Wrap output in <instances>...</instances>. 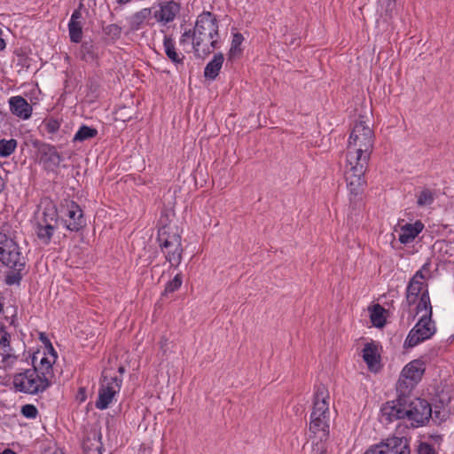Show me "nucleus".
I'll return each instance as SVG.
<instances>
[{"label": "nucleus", "instance_id": "nucleus-1", "mask_svg": "<svg viewBox=\"0 0 454 454\" xmlns=\"http://www.w3.org/2000/svg\"><path fill=\"white\" fill-rule=\"evenodd\" d=\"M385 415L393 419H408L412 427L424 426L432 417L433 409L430 403L422 398L395 399L383 407Z\"/></svg>", "mask_w": 454, "mask_h": 454}, {"label": "nucleus", "instance_id": "nucleus-2", "mask_svg": "<svg viewBox=\"0 0 454 454\" xmlns=\"http://www.w3.org/2000/svg\"><path fill=\"white\" fill-rule=\"evenodd\" d=\"M0 262L11 270L5 275V284L20 286L27 259L22 255L19 245L2 231H0Z\"/></svg>", "mask_w": 454, "mask_h": 454}, {"label": "nucleus", "instance_id": "nucleus-3", "mask_svg": "<svg viewBox=\"0 0 454 454\" xmlns=\"http://www.w3.org/2000/svg\"><path fill=\"white\" fill-rule=\"evenodd\" d=\"M374 144L372 129L364 121H356L348 138L346 159L348 164L364 160L369 163Z\"/></svg>", "mask_w": 454, "mask_h": 454}, {"label": "nucleus", "instance_id": "nucleus-4", "mask_svg": "<svg viewBox=\"0 0 454 454\" xmlns=\"http://www.w3.org/2000/svg\"><path fill=\"white\" fill-rule=\"evenodd\" d=\"M195 38L192 48L196 54L201 51L204 55L210 54L218 46V21L210 12L198 16L194 27Z\"/></svg>", "mask_w": 454, "mask_h": 454}, {"label": "nucleus", "instance_id": "nucleus-5", "mask_svg": "<svg viewBox=\"0 0 454 454\" xmlns=\"http://www.w3.org/2000/svg\"><path fill=\"white\" fill-rule=\"evenodd\" d=\"M35 356H33L32 362L35 364ZM13 387L16 391L29 395L43 393L50 387V381L44 372L40 375L33 364L32 369H26L21 372L13 375Z\"/></svg>", "mask_w": 454, "mask_h": 454}, {"label": "nucleus", "instance_id": "nucleus-6", "mask_svg": "<svg viewBox=\"0 0 454 454\" xmlns=\"http://www.w3.org/2000/svg\"><path fill=\"white\" fill-rule=\"evenodd\" d=\"M157 240L170 267H178L183 254L181 236L175 231H170L169 227L163 226L158 231Z\"/></svg>", "mask_w": 454, "mask_h": 454}, {"label": "nucleus", "instance_id": "nucleus-7", "mask_svg": "<svg viewBox=\"0 0 454 454\" xmlns=\"http://www.w3.org/2000/svg\"><path fill=\"white\" fill-rule=\"evenodd\" d=\"M349 168L346 171L347 186L350 194V201L356 202L361 200V196L366 186L364 174L368 168V163L362 160V162L356 161L348 164Z\"/></svg>", "mask_w": 454, "mask_h": 454}, {"label": "nucleus", "instance_id": "nucleus-8", "mask_svg": "<svg viewBox=\"0 0 454 454\" xmlns=\"http://www.w3.org/2000/svg\"><path fill=\"white\" fill-rule=\"evenodd\" d=\"M60 223L73 232H78L86 226V219L80 206L74 201H67L59 207Z\"/></svg>", "mask_w": 454, "mask_h": 454}, {"label": "nucleus", "instance_id": "nucleus-9", "mask_svg": "<svg viewBox=\"0 0 454 454\" xmlns=\"http://www.w3.org/2000/svg\"><path fill=\"white\" fill-rule=\"evenodd\" d=\"M122 379L107 372L102 373V381L98 391V398L96 401V407L99 410H106L112 403L114 395L119 393Z\"/></svg>", "mask_w": 454, "mask_h": 454}, {"label": "nucleus", "instance_id": "nucleus-10", "mask_svg": "<svg viewBox=\"0 0 454 454\" xmlns=\"http://www.w3.org/2000/svg\"><path fill=\"white\" fill-rule=\"evenodd\" d=\"M436 332L434 322L429 315H423L415 326L409 332L404 340L405 348H413L430 339Z\"/></svg>", "mask_w": 454, "mask_h": 454}, {"label": "nucleus", "instance_id": "nucleus-11", "mask_svg": "<svg viewBox=\"0 0 454 454\" xmlns=\"http://www.w3.org/2000/svg\"><path fill=\"white\" fill-rule=\"evenodd\" d=\"M406 437L393 436L369 448L364 454H410Z\"/></svg>", "mask_w": 454, "mask_h": 454}, {"label": "nucleus", "instance_id": "nucleus-12", "mask_svg": "<svg viewBox=\"0 0 454 454\" xmlns=\"http://www.w3.org/2000/svg\"><path fill=\"white\" fill-rule=\"evenodd\" d=\"M32 145L37 150L40 162L45 169L53 171L59 167L63 157L54 145L40 140L32 141Z\"/></svg>", "mask_w": 454, "mask_h": 454}, {"label": "nucleus", "instance_id": "nucleus-13", "mask_svg": "<svg viewBox=\"0 0 454 454\" xmlns=\"http://www.w3.org/2000/svg\"><path fill=\"white\" fill-rule=\"evenodd\" d=\"M329 394L324 385H319L314 395L313 410L310 419L329 417Z\"/></svg>", "mask_w": 454, "mask_h": 454}, {"label": "nucleus", "instance_id": "nucleus-14", "mask_svg": "<svg viewBox=\"0 0 454 454\" xmlns=\"http://www.w3.org/2000/svg\"><path fill=\"white\" fill-rule=\"evenodd\" d=\"M180 11V5L175 1H166L160 4V10L154 12L158 22L168 24L172 22Z\"/></svg>", "mask_w": 454, "mask_h": 454}, {"label": "nucleus", "instance_id": "nucleus-15", "mask_svg": "<svg viewBox=\"0 0 454 454\" xmlns=\"http://www.w3.org/2000/svg\"><path fill=\"white\" fill-rule=\"evenodd\" d=\"M10 110L12 114L22 120H27L31 117L33 107L21 96H13L9 98Z\"/></svg>", "mask_w": 454, "mask_h": 454}, {"label": "nucleus", "instance_id": "nucleus-16", "mask_svg": "<svg viewBox=\"0 0 454 454\" xmlns=\"http://www.w3.org/2000/svg\"><path fill=\"white\" fill-rule=\"evenodd\" d=\"M426 371V362L423 357L412 360L407 364L402 371V374L406 379H410L415 384H418Z\"/></svg>", "mask_w": 454, "mask_h": 454}, {"label": "nucleus", "instance_id": "nucleus-17", "mask_svg": "<svg viewBox=\"0 0 454 454\" xmlns=\"http://www.w3.org/2000/svg\"><path fill=\"white\" fill-rule=\"evenodd\" d=\"M424 224L418 220L414 223H406L400 228L398 240L402 244H409L423 231Z\"/></svg>", "mask_w": 454, "mask_h": 454}, {"label": "nucleus", "instance_id": "nucleus-18", "mask_svg": "<svg viewBox=\"0 0 454 454\" xmlns=\"http://www.w3.org/2000/svg\"><path fill=\"white\" fill-rule=\"evenodd\" d=\"M102 449L100 432L91 431L83 439L82 450L84 454H102Z\"/></svg>", "mask_w": 454, "mask_h": 454}, {"label": "nucleus", "instance_id": "nucleus-19", "mask_svg": "<svg viewBox=\"0 0 454 454\" xmlns=\"http://www.w3.org/2000/svg\"><path fill=\"white\" fill-rule=\"evenodd\" d=\"M363 358L371 371H377L380 368V356L378 347L373 342H368L363 348Z\"/></svg>", "mask_w": 454, "mask_h": 454}, {"label": "nucleus", "instance_id": "nucleus-20", "mask_svg": "<svg viewBox=\"0 0 454 454\" xmlns=\"http://www.w3.org/2000/svg\"><path fill=\"white\" fill-rule=\"evenodd\" d=\"M424 287H427V285L420 280L411 278L406 288V303L408 306L415 304L419 296L421 295Z\"/></svg>", "mask_w": 454, "mask_h": 454}, {"label": "nucleus", "instance_id": "nucleus-21", "mask_svg": "<svg viewBox=\"0 0 454 454\" xmlns=\"http://www.w3.org/2000/svg\"><path fill=\"white\" fill-rule=\"evenodd\" d=\"M309 432L314 435L322 433L320 441L326 440L329 435V417L310 419Z\"/></svg>", "mask_w": 454, "mask_h": 454}, {"label": "nucleus", "instance_id": "nucleus-22", "mask_svg": "<svg viewBox=\"0 0 454 454\" xmlns=\"http://www.w3.org/2000/svg\"><path fill=\"white\" fill-rule=\"evenodd\" d=\"M224 61L223 54L219 52L215 54L211 61H209L204 68V76L206 79L214 81L219 74Z\"/></svg>", "mask_w": 454, "mask_h": 454}, {"label": "nucleus", "instance_id": "nucleus-23", "mask_svg": "<svg viewBox=\"0 0 454 454\" xmlns=\"http://www.w3.org/2000/svg\"><path fill=\"white\" fill-rule=\"evenodd\" d=\"M164 51L168 59L174 64H184V56L178 53L176 49L175 41L170 35H165L163 39Z\"/></svg>", "mask_w": 454, "mask_h": 454}, {"label": "nucleus", "instance_id": "nucleus-24", "mask_svg": "<svg viewBox=\"0 0 454 454\" xmlns=\"http://www.w3.org/2000/svg\"><path fill=\"white\" fill-rule=\"evenodd\" d=\"M152 15L151 8H144L139 12H135L128 18V23L131 31H137L142 27V25Z\"/></svg>", "mask_w": 454, "mask_h": 454}, {"label": "nucleus", "instance_id": "nucleus-25", "mask_svg": "<svg viewBox=\"0 0 454 454\" xmlns=\"http://www.w3.org/2000/svg\"><path fill=\"white\" fill-rule=\"evenodd\" d=\"M417 384L410 380V379H406L401 373L400 378L396 384V393L397 396L395 399H409L412 397L411 392Z\"/></svg>", "mask_w": 454, "mask_h": 454}, {"label": "nucleus", "instance_id": "nucleus-26", "mask_svg": "<svg viewBox=\"0 0 454 454\" xmlns=\"http://www.w3.org/2000/svg\"><path fill=\"white\" fill-rule=\"evenodd\" d=\"M11 334L5 330L4 325H0V349L4 356V361L6 362L11 358L16 359L10 346Z\"/></svg>", "mask_w": 454, "mask_h": 454}, {"label": "nucleus", "instance_id": "nucleus-27", "mask_svg": "<svg viewBox=\"0 0 454 454\" xmlns=\"http://www.w3.org/2000/svg\"><path fill=\"white\" fill-rule=\"evenodd\" d=\"M79 53L81 59L87 63L97 61L98 59L97 47L91 40L82 43Z\"/></svg>", "mask_w": 454, "mask_h": 454}, {"label": "nucleus", "instance_id": "nucleus-28", "mask_svg": "<svg viewBox=\"0 0 454 454\" xmlns=\"http://www.w3.org/2000/svg\"><path fill=\"white\" fill-rule=\"evenodd\" d=\"M59 222H60L59 207L57 208L55 206H49L44 208L43 215L37 223L57 226Z\"/></svg>", "mask_w": 454, "mask_h": 454}, {"label": "nucleus", "instance_id": "nucleus-29", "mask_svg": "<svg viewBox=\"0 0 454 454\" xmlns=\"http://www.w3.org/2000/svg\"><path fill=\"white\" fill-rule=\"evenodd\" d=\"M369 310L372 325L378 328L383 327L386 325L385 313L387 310L379 303L373 304Z\"/></svg>", "mask_w": 454, "mask_h": 454}, {"label": "nucleus", "instance_id": "nucleus-30", "mask_svg": "<svg viewBox=\"0 0 454 454\" xmlns=\"http://www.w3.org/2000/svg\"><path fill=\"white\" fill-rule=\"evenodd\" d=\"M57 229L56 225H48L36 223V236L38 239L44 245H49L51 241L55 230Z\"/></svg>", "mask_w": 454, "mask_h": 454}, {"label": "nucleus", "instance_id": "nucleus-31", "mask_svg": "<svg viewBox=\"0 0 454 454\" xmlns=\"http://www.w3.org/2000/svg\"><path fill=\"white\" fill-rule=\"evenodd\" d=\"M98 135V129L87 125H82L74 137H73V143H82L84 141L94 138Z\"/></svg>", "mask_w": 454, "mask_h": 454}, {"label": "nucleus", "instance_id": "nucleus-32", "mask_svg": "<svg viewBox=\"0 0 454 454\" xmlns=\"http://www.w3.org/2000/svg\"><path fill=\"white\" fill-rule=\"evenodd\" d=\"M244 40L243 35L240 33H235L232 36L231 49L228 53V59L233 60L238 58L241 51V44Z\"/></svg>", "mask_w": 454, "mask_h": 454}, {"label": "nucleus", "instance_id": "nucleus-33", "mask_svg": "<svg viewBox=\"0 0 454 454\" xmlns=\"http://www.w3.org/2000/svg\"><path fill=\"white\" fill-rule=\"evenodd\" d=\"M423 310L426 311L425 315H429L430 317H432L433 309L430 301L429 293L427 288L425 289L424 292H422L421 295L419 296V300L416 307L417 313H420Z\"/></svg>", "mask_w": 454, "mask_h": 454}, {"label": "nucleus", "instance_id": "nucleus-34", "mask_svg": "<svg viewBox=\"0 0 454 454\" xmlns=\"http://www.w3.org/2000/svg\"><path fill=\"white\" fill-rule=\"evenodd\" d=\"M18 142L14 138L0 140V157L6 158L13 153L17 148Z\"/></svg>", "mask_w": 454, "mask_h": 454}, {"label": "nucleus", "instance_id": "nucleus-35", "mask_svg": "<svg viewBox=\"0 0 454 454\" xmlns=\"http://www.w3.org/2000/svg\"><path fill=\"white\" fill-rule=\"evenodd\" d=\"M417 204L419 207H425L431 205L434 200V192L428 189L424 188L417 196Z\"/></svg>", "mask_w": 454, "mask_h": 454}, {"label": "nucleus", "instance_id": "nucleus-36", "mask_svg": "<svg viewBox=\"0 0 454 454\" xmlns=\"http://www.w3.org/2000/svg\"><path fill=\"white\" fill-rule=\"evenodd\" d=\"M68 31L71 42L76 43L81 42L82 37V27L81 23H74V21H69Z\"/></svg>", "mask_w": 454, "mask_h": 454}, {"label": "nucleus", "instance_id": "nucleus-37", "mask_svg": "<svg viewBox=\"0 0 454 454\" xmlns=\"http://www.w3.org/2000/svg\"><path fill=\"white\" fill-rule=\"evenodd\" d=\"M183 283L182 276L181 274H176L173 279L169 280L165 286V290L163 293L164 294H167L168 293H174L176 290H178Z\"/></svg>", "mask_w": 454, "mask_h": 454}, {"label": "nucleus", "instance_id": "nucleus-38", "mask_svg": "<svg viewBox=\"0 0 454 454\" xmlns=\"http://www.w3.org/2000/svg\"><path fill=\"white\" fill-rule=\"evenodd\" d=\"M430 266L431 263L429 261H427L423 264L421 269L413 275L411 278H415L416 280L421 281V279H427L430 278Z\"/></svg>", "mask_w": 454, "mask_h": 454}, {"label": "nucleus", "instance_id": "nucleus-39", "mask_svg": "<svg viewBox=\"0 0 454 454\" xmlns=\"http://www.w3.org/2000/svg\"><path fill=\"white\" fill-rule=\"evenodd\" d=\"M20 413L27 419H35L38 410L34 404H25L21 407Z\"/></svg>", "mask_w": 454, "mask_h": 454}, {"label": "nucleus", "instance_id": "nucleus-40", "mask_svg": "<svg viewBox=\"0 0 454 454\" xmlns=\"http://www.w3.org/2000/svg\"><path fill=\"white\" fill-rule=\"evenodd\" d=\"M104 32L113 39H119L121 35V27L117 24H110L104 27Z\"/></svg>", "mask_w": 454, "mask_h": 454}, {"label": "nucleus", "instance_id": "nucleus-41", "mask_svg": "<svg viewBox=\"0 0 454 454\" xmlns=\"http://www.w3.org/2000/svg\"><path fill=\"white\" fill-rule=\"evenodd\" d=\"M44 127L48 133L54 134L59 129L60 122L57 119L50 118L44 121Z\"/></svg>", "mask_w": 454, "mask_h": 454}, {"label": "nucleus", "instance_id": "nucleus-42", "mask_svg": "<svg viewBox=\"0 0 454 454\" xmlns=\"http://www.w3.org/2000/svg\"><path fill=\"white\" fill-rule=\"evenodd\" d=\"M418 454H436L433 445L427 442H420L418 448Z\"/></svg>", "mask_w": 454, "mask_h": 454}, {"label": "nucleus", "instance_id": "nucleus-43", "mask_svg": "<svg viewBox=\"0 0 454 454\" xmlns=\"http://www.w3.org/2000/svg\"><path fill=\"white\" fill-rule=\"evenodd\" d=\"M194 38H195L194 29L185 30L180 37L179 43H180V45H184L185 43H188V41L190 39H192V42H194Z\"/></svg>", "mask_w": 454, "mask_h": 454}, {"label": "nucleus", "instance_id": "nucleus-44", "mask_svg": "<svg viewBox=\"0 0 454 454\" xmlns=\"http://www.w3.org/2000/svg\"><path fill=\"white\" fill-rule=\"evenodd\" d=\"M448 416V412L443 409L442 411L438 410V406H434V410L432 412V419H439L440 421H443L446 419Z\"/></svg>", "mask_w": 454, "mask_h": 454}, {"label": "nucleus", "instance_id": "nucleus-45", "mask_svg": "<svg viewBox=\"0 0 454 454\" xmlns=\"http://www.w3.org/2000/svg\"><path fill=\"white\" fill-rule=\"evenodd\" d=\"M83 8V4L81 2L77 9H75L71 16L70 21H74V23H80L79 20L82 19V9Z\"/></svg>", "mask_w": 454, "mask_h": 454}, {"label": "nucleus", "instance_id": "nucleus-46", "mask_svg": "<svg viewBox=\"0 0 454 454\" xmlns=\"http://www.w3.org/2000/svg\"><path fill=\"white\" fill-rule=\"evenodd\" d=\"M40 363L42 367L45 370V375L52 371L53 363L51 362L47 357H43Z\"/></svg>", "mask_w": 454, "mask_h": 454}, {"label": "nucleus", "instance_id": "nucleus-47", "mask_svg": "<svg viewBox=\"0 0 454 454\" xmlns=\"http://www.w3.org/2000/svg\"><path fill=\"white\" fill-rule=\"evenodd\" d=\"M87 86L89 87V90L92 92V93H95L97 92L99 85L98 84L97 81L94 80V79H90L88 81V83H87Z\"/></svg>", "mask_w": 454, "mask_h": 454}, {"label": "nucleus", "instance_id": "nucleus-48", "mask_svg": "<svg viewBox=\"0 0 454 454\" xmlns=\"http://www.w3.org/2000/svg\"><path fill=\"white\" fill-rule=\"evenodd\" d=\"M314 454H328V452L323 443H317V449H314Z\"/></svg>", "mask_w": 454, "mask_h": 454}, {"label": "nucleus", "instance_id": "nucleus-49", "mask_svg": "<svg viewBox=\"0 0 454 454\" xmlns=\"http://www.w3.org/2000/svg\"><path fill=\"white\" fill-rule=\"evenodd\" d=\"M48 350V353L53 356L52 363H55V360L57 359V352L55 351L53 346L51 343H49V345L45 348Z\"/></svg>", "mask_w": 454, "mask_h": 454}, {"label": "nucleus", "instance_id": "nucleus-50", "mask_svg": "<svg viewBox=\"0 0 454 454\" xmlns=\"http://www.w3.org/2000/svg\"><path fill=\"white\" fill-rule=\"evenodd\" d=\"M40 340L44 344L45 348L49 345V343H51L48 337L44 335V333L40 334Z\"/></svg>", "mask_w": 454, "mask_h": 454}, {"label": "nucleus", "instance_id": "nucleus-51", "mask_svg": "<svg viewBox=\"0 0 454 454\" xmlns=\"http://www.w3.org/2000/svg\"><path fill=\"white\" fill-rule=\"evenodd\" d=\"M0 454H16V452H14L11 449H5L3 452H1Z\"/></svg>", "mask_w": 454, "mask_h": 454}, {"label": "nucleus", "instance_id": "nucleus-52", "mask_svg": "<svg viewBox=\"0 0 454 454\" xmlns=\"http://www.w3.org/2000/svg\"><path fill=\"white\" fill-rule=\"evenodd\" d=\"M131 0H117V3L121 5L122 4H128L129 2H130Z\"/></svg>", "mask_w": 454, "mask_h": 454}, {"label": "nucleus", "instance_id": "nucleus-53", "mask_svg": "<svg viewBox=\"0 0 454 454\" xmlns=\"http://www.w3.org/2000/svg\"><path fill=\"white\" fill-rule=\"evenodd\" d=\"M118 371L120 373H123L125 372V368L123 366H120Z\"/></svg>", "mask_w": 454, "mask_h": 454}, {"label": "nucleus", "instance_id": "nucleus-54", "mask_svg": "<svg viewBox=\"0 0 454 454\" xmlns=\"http://www.w3.org/2000/svg\"><path fill=\"white\" fill-rule=\"evenodd\" d=\"M3 308H4V306H3V304L0 302V313H1V312H2V310H3Z\"/></svg>", "mask_w": 454, "mask_h": 454}]
</instances>
